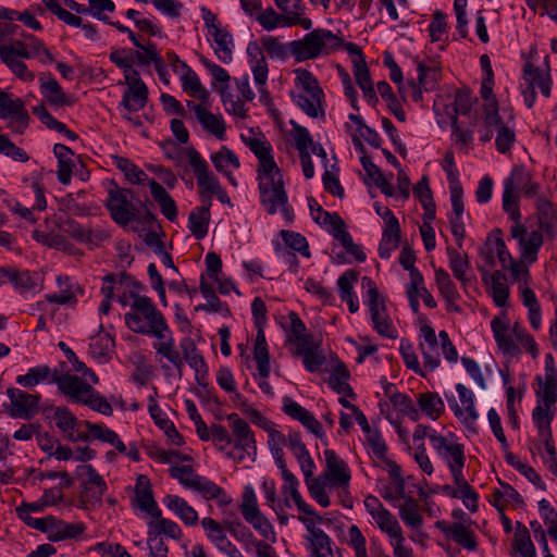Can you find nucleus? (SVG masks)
Returning a JSON list of instances; mask_svg holds the SVG:
<instances>
[{
	"label": "nucleus",
	"instance_id": "11",
	"mask_svg": "<svg viewBox=\"0 0 557 557\" xmlns=\"http://www.w3.org/2000/svg\"><path fill=\"white\" fill-rule=\"evenodd\" d=\"M77 472L79 476H86V480L82 483V502L89 505L100 504L107 491V483L102 476L91 465L78 467Z\"/></svg>",
	"mask_w": 557,
	"mask_h": 557
},
{
	"label": "nucleus",
	"instance_id": "61",
	"mask_svg": "<svg viewBox=\"0 0 557 557\" xmlns=\"http://www.w3.org/2000/svg\"><path fill=\"white\" fill-rule=\"evenodd\" d=\"M181 78L183 82V89L189 91L191 97L207 98V90L203 89L198 75L189 67L182 72Z\"/></svg>",
	"mask_w": 557,
	"mask_h": 557
},
{
	"label": "nucleus",
	"instance_id": "40",
	"mask_svg": "<svg viewBox=\"0 0 557 557\" xmlns=\"http://www.w3.org/2000/svg\"><path fill=\"white\" fill-rule=\"evenodd\" d=\"M261 45L267 55L272 60L286 61L292 55V41L284 44L273 36H263Z\"/></svg>",
	"mask_w": 557,
	"mask_h": 557
},
{
	"label": "nucleus",
	"instance_id": "41",
	"mask_svg": "<svg viewBox=\"0 0 557 557\" xmlns=\"http://www.w3.org/2000/svg\"><path fill=\"white\" fill-rule=\"evenodd\" d=\"M398 515L401 521L412 529H420L423 524L419 503L413 497H406L404 504L399 506Z\"/></svg>",
	"mask_w": 557,
	"mask_h": 557
},
{
	"label": "nucleus",
	"instance_id": "45",
	"mask_svg": "<svg viewBox=\"0 0 557 557\" xmlns=\"http://www.w3.org/2000/svg\"><path fill=\"white\" fill-rule=\"evenodd\" d=\"M435 283L440 290L442 297L446 300V302H451L453 300L459 299V293L453 280L450 278L449 273L443 268L435 269Z\"/></svg>",
	"mask_w": 557,
	"mask_h": 557
},
{
	"label": "nucleus",
	"instance_id": "23",
	"mask_svg": "<svg viewBox=\"0 0 557 557\" xmlns=\"http://www.w3.org/2000/svg\"><path fill=\"white\" fill-rule=\"evenodd\" d=\"M535 206L541 231L548 237L555 238L557 236V206L542 196L537 197Z\"/></svg>",
	"mask_w": 557,
	"mask_h": 557
},
{
	"label": "nucleus",
	"instance_id": "3",
	"mask_svg": "<svg viewBox=\"0 0 557 557\" xmlns=\"http://www.w3.org/2000/svg\"><path fill=\"white\" fill-rule=\"evenodd\" d=\"M342 38L330 29L315 28L302 39L292 41V55L297 62L315 59L321 54H330L343 46Z\"/></svg>",
	"mask_w": 557,
	"mask_h": 557
},
{
	"label": "nucleus",
	"instance_id": "7",
	"mask_svg": "<svg viewBox=\"0 0 557 557\" xmlns=\"http://www.w3.org/2000/svg\"><path fill=\"white\" fill-rule=\"evenodd\" d=\"M363 282L368 283V305L371 313V321L373 329L381 335L387 338H397V330L393 325L392 319L387 313L385 299L381 297L377 287L373 281L367 276Z\"/></svg>",
	"mask_w": 557,
	"mask_h": 557
},
{
	"label": "nucleus",
	"instance_id": "59",
	"mask_svg": "<svg viewBox=\"0 0 557 557\" xmlns=\"http://www.w3.org/2000/svg\"><path fill=\"white\" fill-rule=\"evenodd\" d=\"M170 475L183 486L194 490L201 475L197 474L190 466H174L170 468Z\"/></svg>",
	"mask_w": 557,
	"mask_h": 557
},
{
	"label": "nucleus",
	"instance_id": "58",
	"mask_svg": "<svg viewBox=\"0 0 557 557\" xmlns=\"http://www.w3.org/2000/svg\"><path fill=\"white\" fill-rule=\"evenodd\" d=\"M391 403L400 413L407 416L412 421H418L420 418L419 410L416 408L413 401L409 396L403 393H394L389 396Z\"/></svg>",
	"mask_w": 557,
	"mask_h": 557
},
{
	"label": "nucleus",
	"instance_id": "64",
	"mask_svg": "<svg viewBox=\"0 0 557 557\" xmlns=\"http://www.w3.org/2000/svg\"><path fill=\"white\" fill-rule=\"evenodd\" d=\"M113 344V338H111L108 334L92 337L89 344L90 354L95 358L106 359L109 356Z\"/></svg>",
	"mask_w": 557,
	"mask_h": 557
},
{
	"label": "nucleus",
	"instance_id": "22",
	"mask_svg": "<svg viewBox=\"0 0 557 557\" xmlns=\"http://www.w3.org/2000/svg\"><path fill=\"white\" fill-rule=\"evenodd\" d=\"M39 83L40 92L49 104L58 108L73 104L72 97L64 92L61 85L51 74H41Z\"/></svg>",
	"mask_w": 557,
	"mask_h": 557
},
{
	"label": "nucleus",
	"instance_id": "60",
	"mask_svg": "<svg viewBox=\"0 0 557 557\" xmlns=\"http://www.w3.org/2000/svg\"><path fill=\"white\" fill-rule=\"evenodd\" d=\"M532 178L531 173L523 165H515L510 176L505 180L504 187L521 191Z\"/></svg>",
	"mask_w": 557,
	"mask_h": 557
},
{
	"label": "nucleus",
	"instance_id": "16",
	"mask_svg": "<svg viewBox=\"0 0 557 557\" xmlns=\"http://www.w3.org/2000/svg\"><path fill=\"white\" fill-rule=\"evenodd\" d=\"M0 117L8 121L7 127L16 134H23L28 127L29 114L20 98H9L1 103Z\"/></svg>",
	"mask_w": 557,
	"mask_h": 557
},
{
	"label": "nucleus",
	"instance_id": "17",
	"mask_svg": "<svg viewBox=\"0 0 557 557\" xmlns=\"http://www.w3.org/2000/svg\"><path fill=\"white\" fill-rule=\"evenodd\" d=\"M283 412L289 418L299 421L307 430L318 437H323V429L321 423L305 407L299 405L293 398L285 396L283 398Z\"/></svg>",
	"mask_w": 557,
	"mask_h": 557
},
{
	"label": "nucleus",
	"instance_id": "24",
	"mask_svg": "<svg viewBox=\"0 0 557 557\" xmlns=\"http://www.w3.org/2000/svg\"><path fill=\"white\" fill-rule=\"evenodd\" d=\"M420 332L425 342L420 343L424 366L433 371L441 364L437 337L434 329L428 324L422 325Z\"/></svg>",
	"mask_w": 557,
	"mask_h": 557
},
{
	"label": "nucleus",
	"instance_id": "6",
	"mask_svg": "<svg viewBox=\"0 0 557 557\" xmlns=\"http://www.w3.org/2000/svg\"><path fill=\"white\" fill-rule=\"evenodd\" d=\"M133 196V190L120 187L114 180L110 181L106 208L117 225L126 226L135 221L136 208L131 201Z\"/></svg>",
	"mask_w": 557,
	"mask_h": 557
},
{
	"label": "nucleus",
	"instance_id": "1",
	"mask_svg": "<svg viewBox=\"0 0 557 557\" xmlns=\"http://www.w3.org/2000/svg\"><path fill=\"white\" fill-rule=\"evenodd\" d=\"M246 145L258 159L257 180L262 206L269 214L281 209L284 218L292 221L294 210L288 205L283 174L272 156L271 145L259 138H249Z\"/></svg>",
	"mask_w": 557,
	"mask_h": 557
},
{
	"label": "nucleus",
	"instance_id": "21",
	"mask_svg": "<svg viewBox=\"0 0 557 557\" xmlns=\"http://www.w3.org/2000/svg\"><path fill=\"white\" fill-rule=\"evenodd\" d=\"M557 370L554 364L552 355L546 356L545 360V379L541 375L535 377L541 391L536 392L537 396L542 397V401L547 405H555L557 401Z\"/></svg>",
	"mask_w": 557,
	"mask_h": 557
},
{
	"label": "nucleus",
	"instance_id": "15",
	"mask_svg": "<svg viewBox=\"0 0 557 557\" xmlns=\"http://www.w3.org/2000/svg\"><path fill=\"white\" fill-rule=\"evenodd\" d=\"M201 525L206 531L209 541L218 550L228 557H244L240 550L228 540L223 525L213 518L206 517L201 520Z\"/></svg>",
	"mask_w": 557,
	"mask_h": 557
},
{
	"label": "nucleus",
	"instance_id": "33",
	"mask_svg": "<svg viewBox=\"0 0 557 557\" xmlns=\"http://www.w3.org/2000/svg\"><path fill=\"white\" fill-rule=\"evenodd\" d=\"M447 256L449 268L456 280L465 287L471 282V277L467 275L470 270V262L467 253H460L456 248L447 247Z\"/></svg>",
	"mask_w": 557,
	"mask_h": 557
},
{
	"label": "nucleus",
	"instance_id": "63",
	"mask_svg": "<svg viewBox=\"0 0 557 557\" xmlns=\"http://www.w3.org/2000/svg\"><path fill=\"white\" fill-rule=\"evenodd\" d=\"M139 50L135 52L136 63L138 65H153L158 64L159 61H162L163 58L160 55L157 46L152 42H148L147 45H141L138 47Z\"/></svg>",
	"mask_w": 557,
	"mask_h": 557
},
{
	"label": "nucleus",
	"instance_id": "62",
	"mask_svg": "<svg viewBox=\"0 0 557 557\" xmlns=\"http://www.w3.org/2000/svg\"><path fill=\"white\" fill-rule=\"evenodd\" d=\"M29 59L39 58L40 62H53L54 58L45 44L33 35L25 36Z\"/></svg>",
	"mask_w": 557,
	"mask_h": 557
},
{
	"label": "nucleus",
	"instance_id": "47",
	"mask_svg": "<svg viewBox=\"0 0 557 557\" xmlns=\"http://www.w3.org/2000/svg\"><path fill=\"white\" fill-rule=\"evenodd\" d=\"M323 98L309 95H293L294 102L309 116L324 115Z\"/></svg>",
	"mask_w": 557,
	"mask_h": 557
},
{
	"label": "nucleus",
	"instance_id": "19",
	"mask_svg": "<svg viewBox=\"0 0 557 557\" xmlns=\"http://www.w3.org/2000/svg\"><path fill=\"white\" fill-rule=\"evenodd\" d=\"M430 442L436 453L447 462L448 468L465 463V448L462 444L449 441L447 437L433 431Z\"/></svg>",
	"mask_w": 557,
	"mask_h": 557
},
{
	"label": "nucleus",
	"instance_id": "26",
	"mask_svg": "<svg viewBox=\"0 0 557 557\" xmlns=\"http://www.w3.org/2000/svg\"><path fill=\"white\" fill-rule=\"evenodd\" d=\"M491 327L498 348L510 356L518 355L520 349L511 338L509 325L506 318L495 317L491 322Z\"/></svg>",
	"mask_w": 557,
	"mask_h": 557
},
{
	"label": "nucleus",
	"instance_id": "48",
	"mask_svg": "<svg viewBox=\"0 0 557 557\" xmlns=\"http://www.w3.org/2000/svg\"><path fill=\"white\" fill-rule=\"evenodd\" d=\"M86 525L83 522L69 523L59 521L55 531L49 536L53 542L78 539L84 534Z\"/></svg>",
	"mask_w": 557,
	"mask_h": 557
},
{
	"label": "nucleus",
	"instance_id": "54",
	"mask_svg": "<svg viewBox=\"0 0 557 557\" xmlns=\"http://www.w3.org/2000/svg\"><path fill=\"white\" fill-rule=\"evenodd\" d=\"M180 348L183 354V360H186L191 369L199 371V368H203L206 363L205 358L198 351L194 339L189 337L183 338L180 343Z\"/></svg>",
	"mask_w": 557,
	"mask_h": 557
},
{
	"label": "nucleus",
	"instance_id": "38",
	"mask_svg": "<svg viewBox=\"0 0 557 557\" xmlns=\"http://www.w3.org/2000/svg\"><path fill=\"white\" fill-rule=\"evenodd\" d=\"M166 337L159 339V343L153 344V348L156 349L158 355L163 356L166 358L174 368L177 369L178 373H182V368L184 366L183 358L180 354V351L174 346V338L172 336V332L169 330V332H165Z\"/></svg>",
	"mask_w": 557,
	"mask_h": 557
},
{
	"label": "nucleus",
	"instance_id": "27",
	"mask_svg": "<svg viewBox=\"0 0 557 557\" xmlns=\"http://www.w3.org/2000/svg\"><path fill=\"white\" fill-rule=\"evenodd\" d=\"M148 186L154 201L159 205L161 213L171 222L177 218V206L165 188L154 180L148 181Z\"/></svg>",
	"mask_w": 557,
	"mask_h": 557
},
{
	"label": "nucleus",
	"instance_id": "50",
	"mask_svg": "<svg viewBox=\"0 0 557 557\" xmlns=\"http://www.w3.org/2000/svg\"><path fill=\"white\" fill-rule=\"evenodd\" d=\"M505 459L506 461L513 467L516 470H518L522 475H524L531 483H533L536 487L541 490H545V485L541 479V476L537 474V472L530 466L523 463L518 456L512 454L509 450H506L505 453Z\"/></svg>",
	"mask_w": 557,
	"mask_h": 557
},
{
	"label": "nucleus",
	"instance_id": "53",
	"mask_svg": "<svg viewBox=\"0 0 557 557\" xmlns=\"http://www.w3.org/2000/svg\"><path fill=\"white\" fill-rule=\"evenodd\" d=\"M283 480L285 482L283 486V494L287 495L288 493L300 511L313 516L314 510L302 499L300 493L298 492L299 483L297 478L294 474H286V478Z\"/></svg>",
	"mask_w": 557,
	"mask_h": 557
},
{
	"label": "nucleus",
	"instance_id": "8",
	"mask_svg": "<svg viewBox=\"0 0 557 557\" xmlns=\"http://www.w3.org/2000/svg\"><path fill=\"white\" fill-rule=\"evenodd\" d=\"M240 511L244 519L250 523L253 529L261 534V536L272 543H275L276 534L274 532V528L269 519L261 512L255 490L250 485H247L244 490Z\"/></svg>",
	"mask_w": 557,
	"mask_h": 557
},
{
	"label": "nucleus",
	"instance_id": "25",
	"mask_svg": "<svg viewBox=\"0 0 557 557\" xmlns=\"http://www.w3.org/2000/svg\"><path fill=\"white\" fill-rule=\"evenodd\" d=\"M262 49L257 41H251L247 46L249 64L257 86H265L269 67Z\"/></svg>",
	"mask_w": 557,
	"mask_h": 557
},
{
	"label": "nucleus",
	"instance_id": "36",
	"mask_svg": "<svg viewBox=\"0 0 557 557\" xmlns=\"http://www.w3.org/2000/svg\"><path fill=\"white\" fill-rule=\"evenodd\" d=\"M417 403L421 411L432 420H437L445 411V404L435 392L419 393Z\"/></svg>",
	"mask_w": 557,
	"mask_h": 557
},
{
	"label": "nucleus",
	"instance_id": "31",
	"mask_svg": "<svg viewBox=\"0 0 557 557\" xmlns=\"http://www.w3.org/2000/svg\"><path fill=\"white\" fill-rule=\"evenodd\" d=\"M59 373L58 370H51L48 366L41 364L30 368L24 375H18L16 382L23 387H33L42 382L51 384L54 383V377H59Z\"/></svg>",
	"mask_w": 557,
	"mask_h": 557
},
{
	"label": "nucleus",
	"instance_id": "12",
	"mask_svg": "<svg viewBox=\"0 0 557 557\" xmlns=\"http://www.w3.org/2000/svg\"><path fill=\"white\" fill-rule=\"evenodd\" d=\"M7 394L12 405L9 411L10 417L30 419L38 412V405L41 398L39 394H28L13 387L8 388Z\"/></svg>",
	"mask_w": 557,
	"mask_h": 557
},
{
	"label": "nucleus",
	"instance_id": "2",
	"mask_svg": "<svg viewBox=\"0 0 557 557\" xmlns=\"http://www.w3.org/2000/svg\"><path fill=\"white\" fill-rule=\"evenodd\" d=\"M129 296L133 298V312L125 313L127 327L138 334L152 335L158 339L165 338L169 325L152 300L138 295L135 290H132Z\"/></svg>",
	"mask_w": 557,
	"mask_h": 557
},
{
	"label": "nucleus",
	"instance_id": "5",
	"mask_svg": "<svg viewBox=\"0 0 557 557\" xmlns=\"http://www.w3.org/2000/svg\"><path fill=\"white\" fill-rule=\"evenodd\" d=\"M342 38L330 29L315 28L302 39L292 41V55L297 62L315 59L321 54H330L343 46Z\"/></svg>",
	"mask_w": 557,
	"mask_h": 557
},
{
	"label": "nucleus",
	"instance_id": "10",
	"mask_svg": "<svg viewBox=\"0 0 557 557\" xmlns=\"http://www.w3.org/2000/svg\"><path fill=\"white\" fill-rule=\"evenodd\" d=\"M189 164L193 168L194 174L197 178V185L199 193L202 198L211 200L213 193L221 186L216 176L210 171L208 163L200 153L195 149L190 148L187 152Z\"/></svg>",
	"mask_w": 557,
	"mask_h": 557
},
{
	"label": "nucleus",
	"instance_id": "37",
	"mask_svg": "<svg viewBox=\"0 0 557 557\" xmlns=\"http://www.w3.org/2000/svg\"><path fill=\"white\" fill-rule=\"evenodd\" d=\"M0 274L18 289L30 290L37 286V282L29 271H18L13 267H0Z\"/></svg>",
	"mask_w": 557,
	"mask_h": 557
},
{
	"label": "nucleus",
	"instance_id": "39",
	"mask_svg": "<svg viewBox=\"0 0 557 557\" xmlns=\"http://www.w3.org/2000/svg\"><path fill=\"white\" fill-rule=\"evenodd\" d=\"M523 81L531 83L533 87L537 86L542 95L546 98L550 96L552 78L548 73H542L539 67L528 62L523 66Z\"/></svg>",
	"mask_w": 557,
	"mask_h": 557
},
{
	"label": "nucleus",
	"instance_id": "14",
	"mask_svg": "<svg viewBox=\"0 0 557 557\" xmlns=\"http://www.w3.org/2000/svg\"><path fill=\"white\" fill-rule=\"evenodd\" d=\"M324 479L330 482L331 485L343 487L345 494H347V487H349L351 475L346 462L332 449H326L324 451Z\"/></svg>",
	"mask_w": 557,
	"mask_h": 557
},
{
	"label": "nucleus",
	"instance_id": "44",
	"mask_svg": "<svg viewBox=\"0 0 557 557\" xmlns=\"http://www.w3.org/2000/svg\"><path fill=\"white\" fill-rule=\"evenodd\" d=\"M513 549L521 557H536L535 547L531 541L528 529L518 522L517 531L512 540Z\"/></svg>",
	"mask_w": 557,
	"mask_h": 557
},
{
	"label": "nucleus",
	"instance_id": "51",
	"mask_svg": "<svg viewBox=\"0 0 557 557\" xmlns=\"http://www.w3.org/2000/svg\"><path fill=\"white\" fill-rule=\"evenodd\" d=\"M114 164L124 173L126 180L134 185L149 181L147 174L127 158L114 157Z\"/></svg>",
	"mask_w": 557,
	"mask_h": 557
},
{
	"label": "nucleus",
	"instance_id": "43",
	"mask_svg": "<svg viewBox=\"0 0 557 557\" xmlns=\"http://www.w3.org/2000/svg\"><path fill=\"white\" fill-rule=\"evenodd\" d=\"M211 161L215 170L226 177H230L228 168L238 169L240 166L238 157L225 146L211 154Z\"/></svg>",
	"mask_w": 557,
	"mask_h": 557
},
{
	"label": "nucleus",
	"instance_id": "4",
	"mask_svg": "<svg viewBox=\"0 0 557 557\" xmlns=\"http://www.w3.org/2000/svg\"><path fill=\"white\" fill-rule=\"evenodd\" d=\"M342 38L330 29L315 28L302 39L292 41V55L297 62L315 59L321 54H330L343 46Z\"/></svg>",
	"mask_w": 557,
	"mask_h": 557
},
{
	"label": "nucleus",
	"instance_id": "13",
	"mask_svg": "<svg viewBox=\"0 0 557 557\" xmlns=\"http://www.w3.org/2000/svg\"><path fill=\"white\" fill-rule=\"evenodd\" d=\"M53 382L58 385L59 391L71 401L83 405L90 393L94 392L91 384L87 383L75 374H61L54 377Z\"/></svg>",
	"mask_w": 557,
	"mask_h": 557
},
{
	"label": "nucleus",
	"instance_id": "20",
	"mask_svg": "<svg viewBox=\"0 0 557 557\" xmlns=\"http://www.w3.org/2000/svg\"><path fill=\"white\" fill-rule=\"evenodd\" d=\"M456 391L458 393L461 404L465 406V411L458 406L454 398L450 407L454 410L455 416L459 419H462L468 429L474 430L475 421L479 417V413L474 406V395L471 389H469L461 383H458L456 385Z\"/></svg>",
	"mask_w": 557,
	"mask_h": 557
},
{
	"label": "nucleus",
	"instance_id": "18",
	"mask_svg": "<svg viewBox=\"0 0 557 557\" xmlns=\"http://www.w3.org/2000/svg\"><path fill=\"white\" fill-rule=\"evenodd\" d=\"M299 520L306 525L309 536L307 540L310 542V557H333L332 540L320 528L314 527L312 520L299 517Z\"/></svg>",
	"mask_w": 557,
	"mask_h": 557
},
{
	"label": "nucleus",
	"instance_id": "28",
	"mask_svg": "<svg viewBox=\"0 0 557 557\" xmlns=\"http://www.w3.org/2000/svg\"><path fill=\"white\" fill-rule=\"evenodd\" d=\"M212 201L209 200L208 205L196 207L188 216V228L197 239H202L208 234L210 223V208Z\"/></svg>",
	"mask_w": 557,
	"mask_h": 557
},
{
	"label": "nucleus",
	"instance_id": "49",
	"mask_svg": "<svg viewBox=\"0 0 557 557\" xmlns=\"http://www.w3.org/2000/svg\"><path fill=\"white\" fill-rule=\"evenodd\" d=\"M521 258L534 262L537 251L543 245V235L539 231H532L520 243Z\"/></svg>",
	"mask_w": 557,
	"mask_h": 557
},
{
	"label": "nucleus",
	"instance_id": "30",
	"mask_svg": "<svg viewBox=\"0 0 557 557\" xmlns=\"http://www.w3.org/2000/svg\"><path fill=\"white\" fill-rule=\"evenodd\" d=\"M163 504L174 511L186 525H196L198 512L188 503L177 495H166Z\"/></svg>",
	"mask_w": 557,
	"mask_h": 557
},
{
	"label": "nucleus",
	"instance_id": "55",
	"mask_svg": "<svg viewBox=\"0 0 557 557\" xmlns=\"http://www.w3.org/2000/svg\"><path fill=\"white\" fill-rule=\"evenodd\" d=\"M449 536L458 545L472 552L478 548L473 533L469 531L462 523L456 522L449 525Z\"/></svg>",
	"mask_w": 557,
	"mask_h": 557
},
{
	"label": "nucleus",
	"instance_id": "57",
	"mask_svg": "<svg viewBox=\"0 0 557 557\" xmlns=\"http://www.w3.org/2000/svg\"><path fill=\"white\" fill-rule=\"evenodd\" d=\"M295 73L298 85L307 92V95L324 97V92L319 86L318 79L310 71L305 69H297Z\"/></svg>",
	"mask_w": 557,
	"mask_h": 557
},
{
	"label": "nucleus",
	"instance_id": "9",
	"mask_svg": "<svg viewBox=\"0 0 557 557\" xmlns=\"http://www.w3.org/2000/svg\"><path fill=\"white\" fill-rule=\"evenodd\" d=\"M227 420L231 422L234 449L238 450L239 454L228 451L226 456L237 462H242L245 459V454L248 456L256 455L257 445L255 434L249 424L235 412L228 414Z\"/></svg>",
	"mask_w": 557,
	"mask_h": 557
},
{
	"label": "nucleus",
	"instance_id": "32",
	"mask_svg": "<svg viewBox=\"0 0 557 557\" xmlns=\"http://www.w3.org/2000/svg\"><path fill=\"white\" fill-rule=\"evenodd\" d=\"M187 104L188 106L193 104L195 114H196L198 121L200 122V124L203 126V128L211 132L219 139L223 138V136L225 134V124L221 116L214 115L213 113H211L209 110H207L201 104H194L191 101H188Z\"/></svg>",
	"mask_w": 557,
	"mask_h": 557
},
{
	"label": "nucleus",
	"instance_id": "35",
	"mask_svg": "<svg viewBox=\"0 0 557 557\" xmlns=\"http://www.w3.org/2000/svg\"><path fill=\"white\" fill-rule=\"evenodd\" d=\"M350 377V373L345 366V363L341 362L335 366L333 371L329 377V385L335 391L337 394H343L352 399L356 398V394L351 386L348 384V380Z\"/></svg>",
	"mask_w": 557,
	"mask_h": 557
},
{
	"label": "nucleus",
	"instance_id": "34",
	"mask_svg": "<svg viewBox=\"0 0 557 557\" xmlns=\"http://www.w3.org/2000/svg\"><path fill=\"white\" fill-rule=\"evenodd\" d=\"M51 409L53 410L51 419L65 438L72 431H77L84 425V421H79L67 407L60 406ZM48 417L50 418V416Z\"/></svg>",
	"mask_w": 557,
	"mask_h": 557
},
{
	"label": "nucleus",
	"instance_id": "56",
	"mask_svg": "<svg viewBox=\"0 0 557 557\" xmlns=\"http://www.w3.org/2000/svg\"><path fill=\"white\" fill-rule=\"evenodd\" d=\"M256 20L265 30H273L277 27H287L288 16L277 13L272 7L261 10Z\"/></svg>",
	"mask_w": 557,
	"mask_h": 557
},
{
	"label": "nucleus",
	"instance_id": "42",
	"mask_svg": "<svg viewBox=\"0 0 557 557\" xmlns=\"http://www.w3.org/2000/svg\"><path fill=\"white\" fill-rule=\"evenodd\" d=\"M418 71V82L424 91H433L436 89L441 79V69L438 65H425L423 62L416 60Z\"/></svg>",
	"mask_w": 557,
	"mask_h": 557
},
{
	"label": "nucleus",
	"instance_id": "46",
	"mask_svg": "<svg viewBox=\"0 0 557 557\" xmlns=\"http://www.w3.org/2000/svg\"><path fill=\"white\" fill-rule=\"evenodd\" d=\"M373 519L380 530L391 539L400 537L404 534L398 520L388 509L381 510Z\"/></svg>",
	"mask_w": 557,
	"mask_h": 557
},
{
	"label": "nucleus",
	"instance_id": "29",
	"mask_svg": "<svg viewBox=\"0 0 557 557\" xmlns=\"http://www.w3.org/2000/svg\"><path fill=\"white\" fill-rule=\"evenodd\" d=\"M147 101L148 87L145 83L137 82L134 87H127L120 104L128 112H137L145 108Z\"/></svg>",
	"mask_w": 557,
	"mask_h": 557
},
{
	"label": "nucleus",
	"instance_id": "52",
	"mask_svg": "<svg viewBox=\"0 0 557 557\" xmlns=\"http://www.w3.org/2000/svg\"><path fill=\"white\" fill-rule=\"evenodd\" d=\"M211 35L216 44L215 52L218 53L219 59L224 63L231 62L232 49L230 46L233 42L232 35L222 28H214V30L211 32Z\"/></svg>",
	"mask_w": 557,
	"mask_h": 557
}]
</instances>
